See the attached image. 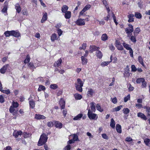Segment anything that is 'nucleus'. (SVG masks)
Wrapping results in <instances>:
<instances>
[{
  "label": "nucleus",
  "mask_w": 150,
  "mask_h": 150,
  "mask_svg": "<svg viewBox=\"0 0 150 150\" xmlns=\"http://www.w3.org/2000/svg\"><path fill=\"white\" fill-rule=\"evenodd\" d=\"M48 137L45 133L42 134L38 143V145L40 146L44 144L47 141Z\"/></svg>",
  "instance_id": "f257e3e1"
},
{
  "label": "nucleus",
  "mask_w": 150,
  "mask_h": 150,
  "mask_svg": "<svg viewBox=\"0 0 150 150\" xmlns=\"http://www.w3.org/2000/svg\"><path fill=\"white\" fill-rule=\"evenodd\" d=\"M93 112L91 111L90 109H89L88 113V116L91 120H96L98 118V116L96 114L93 113Z\"/></svg>",
  "instance_id": "f03ea898"
},
{
  "label": "nucleus",
  "mask_w": 150,
  "mask_h": 150,
  "mask_svg": "<svg viewBox=\"0 0 150 150\" xmlns=\"http://www.w3.org/2000/svg\"><path fill=\"white\" fill-rule=\"evenodd\" d=\"M76 25L79 26L84 25L85 24L84 19L79 18L76 21Z\"/></svg>",
  "instance_id": "7ed1b4c3"
},
{
  "label": "nucleus",
  "mask_w": 150,
  "mask_h": 150,
  "mask_svg": "<svg viewBox=\"0 0 150 150\" xmlns=\"http://www.w3.org/2000/svg\"><path fill=\"white\" fill-rule=\"evenodd\" d=\"M129 28H125V31L127 33H130L133 31V26L131 24L128 25Z\"/></svg>",
  "instance_id": "20e7f679"
},
{
  "label": "nucleus",
  "mask_w": 150,
  "mask_h": 150,
  "mask_svg": "<svg viewBox=\"0 0 150 150\" xmlns=\"http://www.w3.org/2000/svg\"><path fill=\"white\" fill-rule=\"evenodd\" d=\"M9 66V65L8 64L4 66L0 70V72L1 74H4L6 72L8 67Z\"/></svg>",
  "instance_id": "39448f33"
},
{
  "label": "nucleus",
  "mask_w": 150,
  "mask_h": 150,
  "mask_svg": "<svg viewBox=\"0 0 150 150\" xmlns=\"http://www.w3.org/2000/svg\"><path fill=\"white\" fill-rule=\"evenodd\" d=\"M91 105V111L95 112L96 111V104L93 102H92L90 103Z\"/></svg>",
  "instance_id": "423d86ee"
},
{
  "label": "nucleus",
  "mask_w": 150,
  "mask_h": 150,
  "mask_svg": "<svg viewBox=\"0 0 150 150\" xmlns=\"http://www.w3.org/2000/svg\"><path fill=\"white\" fill-rule=\"evenodd\" d=\"M46 117L43 115L36 114L35 117V118L37 120L45 119Z\"/></svg>",
  "instance_id": "0eeeda50"
},
{
  "label": "nucleus",
  "mask_w": 150,
  "mask_h": 150,
  "mask_svg": "<svg viewBox=\"0 0 150 150\" xmlns=\"http://www.w3.org/2000/svg\"><path fill=\"white\" fill-rule=\"evenodd\" d=\"M137 116L145 120L147 119L146 117L143 113L141 112H139L137 113Z\"/></svg>",
  "instance_id": "6e6552de"
},
{
  "label": "nucleus",
  "mask_w": 150,
  "mask_h": 150,
  "mask_svg": "<svg viewBox=\"0 0 150 150\" xmlns=\"http://www.w3.org/2000/svg\"><path fill=\"white\" fill-rule=\"evenodd\" d=\"M22 134V132L21 131H18L16 130H15L13 133V135L16 138H17L18 135H21Z\"/></svg>",
  "instance_id": "1a4fd4ad"
},
{
  "label": "nucleus",
  "mask_w": 150,
  "mask_h": 150,
  "mask_svg": "<svg viewBox=\"0 0 150 150\" xmlns=\"http://www.w3.org/2000/svg\"><path fill=\"white\" fill-rule=\"evenodd\" d=\"M59 104L62 109H64L65 106V101L62 99H60L59 101Z\"/></svg>",
  "instance_id": "9d476101"
},
{
  "label": "nucleus",
  "mask_w": 150,
  "mask_h": 150,
  "mask_svg": "<svg viewBox=\"0 0 150 150\" xmlns=\"http://www.w3.org/2000/svg\"><path fill=\"white\" fill-rule=\"evenodd\" d=\"M90 48L91 49L90 51L91 53H92L93 51L96 50L98 49H99L100 47H97L94 45H91L90 47Z\"/></svg>",
  "instance_id": "9b49d317"
},
{
  "label": "nucleus",
  "mask_w": 150,
  "mask_h": 150,
  "mask_svg": "<svg viewBox=\"0 0 150 150\" xmlns=\"http://www.w3.org/2000/svg\"><path fill=\"white\" fill-rule=\"evenodd\" d=\"M62 62V60L61 58L60 59L56 61L54 64V66L56 67H59L61 64Z\"/></svg>",
  "instance_id": "f8f14e48"
},
{
  "label": "nucleus",
  "mask_w": 150,
  "mask_h": 150,
  "mask_svg": "<svg viewBox=\"0 0 150 150\" xmlns=\"http://www.w3.org/2000/svg\"><path fill=\"white\" fill-rule=\"evenodd\" d=\"M134 16V15L132 14H130L128 15V16L129 18L128 22H132L134 21V18H133Z\"/></svg>",
  "instance_id": "ddd939ff"
},
{
  "label": "nucleus",
  "mask_w": 150,
  "mask_h": 150,
  "mask_svg": "<svg viewBox=\"0 0 150 150\" xmlns=\"http://www.w3.org/2000/svg\"><path fill=\"white\" fill-rule=\"evenodd\" d=\"M11 35L14 36L15 37H18L20 35L19 32L15 31L14 30L11 31Z\"/></svg>",
  "instance_id": "4468645a"
},
{
  "label": "nucleus",
  "mask_w": 150,
  "mask_h": 150,
  "mask_svg": "<svg viewBox=\"0 0 150 150\" xmlns=\"http://www.w3.org/2000/svg\"><path fill=\"white\" fill-rule=\"evenodd\" d=\"M54 122L57 128L61 129L62 127V124L61 122L57 121H55Z\"/></svg>",
  "instance_id": "2eb2a0df"
},
{
  "label": "nucleus",
  "mask_w": 150,
  "mask_h": 150,
  "mask_svg": "<svg viewBox=\"0 0 150 150\" xmlns=\"http://www.w3.org/2000/svg\"><path fill=\"white\" fill-rule=\"evenodd\" d=\"M85 57L83 56L81 57L82 64L83 65H86L87 62V59Z\"/></svg>",
  "instance_id": "dca6fc26"
},
{
  "label": "nucleus",
  "mask_w": 150,
  "mask_h": 150,
  "mask_svg": "<svg viewBox=\"0 0 150 150\" xmlns=\"http://www.w3.org/2000/svg\"><path fill=\"white\" fill-rule=\"evenodd\" d=\"M116 129L117 132L119 133L122 132L121 126L119 124H117L116 125Z\"/></svg>",
  "instance_id": "f3484780"
},
{
  "label": "nucleus",
  "mask_w": 150,
  "mask_h": 150,
  "mask_svg": "<svg viewBox=\"0 0 150 150\" xmlns=\"http://www.w3.org/2000/svg\"><path fill=\"white\" fill-rule=\"evenodd\" d=\"M64 16L66 19H69L71 16V12L70 11H67L65 13Z\"/></svg>",
  "instance_id": "a211bd4d"
},
{
  "label": "nucleus",
  "mask_w": 150,
  "mask_h": 150,
  "mask_svg": "<svg viewBox=\"0 0 150 150\" xmlns=\"http://www.w3.org/2000/svg\"><path fill=\"white\" fill-rule=\"evenodd\" d=\"M68 9V7L66 5H63L62 8V12L65 13L67 11Z\"/></svg>",
  "instance_id": "6ab92c4d"
},
{
  "label": "nucleus",
  "mask_w": 150,
  "mask_h": 150,
  "mask_svg": "<svg viewBox=\"0 0 150 150\" xmlns=\"http://www.w3.org/2000/svg\"><path fill=\"white\" fill-rule=\"evenodd\" d=\"M82 86H81L79 85H77L76 84L75 87L77 91L80 92H81L82 91Z\"/></svg>",
  "instance_id": "aec40b11"
},
{
  "label": "nucleus",
  "mask_w": 150,
  "mask_h": 150,
  "mask_svg": "<svg viewBox=\"0 0 150 150\" xmlns=\"http://www.w3.org/2000/svg\"><path fill=\"white\" fill-rule=\"evenodd\" d=\"M47 13H44L41 21V23H44L45 21H46L47 20Z\"/></svg>",
  "instance_id": "412c9836"
},
{
  "label": "nucleus",
  "mask_w": 150,
  "mask_h": 150,
  "mask_svg": "<svg viewBox=\"0 0 150 150\" xmlns=\"http://www.w3.org/2000/svg\"><path fill=\"white\" fill-rule=\"evenodd\" d=\"M115 122L113 118H112L111 120L110 126L112 128H114L115 127Z\"/></svg>",
  "instance_id": "4be33fe9"
},
{
  "label": "nucleus",
  "mask_w": 150,
  "mask_h": 150,
  "mask_svg": "<svg viewBox=\"0 0 150 150\" xmlns=\"http://www.w3.org/2000/svg\"><path fill=\"white\" fill-rule=\"evenodd\" d=\"M137 35H134V36L132 35L131 36L130 38V40L133 42L134 43H135L136 41V37Z\"/></svg>",
  "instance_id": "5701e85b"
},
{
  "label": "nucleus",
  "mask_w": 150,
  "mask_h": 150,
  "mask_svg": "<svg viewBox=\"0 0 150 150\" xmlns=\"http://www.w3.org/2000/svg\"><path fill=\"white\" fill-rule=\"evenodd\" d=\"M83 116L82 114L80 113L76 116L75 117L73 118V120H79Z\"/></svg>",
  "instance_id": "b1692460"
},
{
  "label": "nucleus",
  "mask_w": 150,
  "mask_h": 150,
  "mask_svg": "<svg viewBox=\"0 0 150 150\" xmlns=\"http://www.w3.org/2000/svg\"><path fill=\"white\" fill-rule=\"evenodd\" d=\"M57 35L55 33L52 34L51 36V39L52 41H54L55 40H57Z\"/></svg>",
  "instance_id": "393cba45"
},
{
  "label": "nucleus",
  "mask_w": 150,
  "mask_h": 150,
  "mask_svg": "<svg viewBox=\"0 0 150 150\" xmlns=\"http://www.w3.org/2000/svg\"><path fill=\"white\" fill-rule=\"evenodd\" d=\"M108 37L106 34H103L101 36V39L103 41H105L108 39Z\"/></svg>",
  "instance_id": "a878e982"
},
{
  "label": "nucleus",
  "mask_w": 150,
  "mask_h": 150,
  "mask_svg": "<svg viewBox=\"0 0 150 150\" xmlns=\"http://www.w3.org/2000/svg\"><path fill=\"white\" fill-rule=\"evenodd\" d=\"M15 7L17 12L19 13L21 11V8L19 4H17L15 6Z\"/></svg>",
  "instance_id": "bb28decb"
},
{
  "label": "nucleus",
  "mask_w": 150,
  "mask_h": 150,
  "mask_svg": "<svg viewBox=\"0 0 150 150\" xmlns=\"http://www.w3.org/2000/svg\"><path fill=\"white\" fill-rule=\"evenodd\" d=\"M96 56L99 58L100 59L102 56V52L100 51H97L96 52Z\"/></svg>",
  "instance_id": "cd10ccee"
},
{
  "label": "nucleus",
  "mask_w": 150,
  "mask_h": 150,
  "mask_svg": "<svg viewBox=\"0 0 150 150\" xmlns=\"http://www.w3.org/2000/svg\"><path fill=\"white\" fill-rule=\"evenodd\" d=\"M96 108L98 111L100 112H102L103 111V109L101 108L100 105L99 104H97L96 105Z\"/></svg>",
  "instance_id": "c85d7f7f"
},
{
  "label": "nucleus",
  "mask_w": 150,
  "mask_h": 150,
  "mask_svg": "<svg viewBox=\"0 0 150 150\" xmlns=\"http://www.w3.org/2000/svg\"><path fill=\"white\" fill-rule=\"evenodd\" d=\"M74 96L75 99H76L80 100L82 98L81 95L78 93L75 94Z\"/></svg>",
  "instance_id": "c756f323"
},
{
  "label": "nucleus",
  "mask_w": 150,
  "mask_h": 150,
  "mask_svg": "<svg viewBox=\"0 0 150 150\" xmlns=\"http://www.w3.org/2000/svg\"><path fill=\"white\" fill-rule=\"evenodd\" d=\"M29 104L30 107H31L32 108H33L35 107V103L33 100H30L29 101Z\"/></svg>",
  "instance_id": "7c9ffc66"
},
{
  "label": "nucleus",
  "mask_w": 150,
  "mask_h": 150,
  "mask_svg": "<svg viewBox=\"0 0 150 150\" xmlns=\"http://www.w3.org/2000/svg\"><path fill=\"white\" fill-rule=\"evenodd\" d=\"M134 16L137 18L140 19L141 18L142 16L140 13L135 12Z\"/></svg>",
  "instance_id": "2f4dec72"
},
{
  "label": "nucleus",
  "mask_w": 150,
  "mask_h": 150,
  "mask_svg": "<svg viewBox=\"0 0 150 150\" xmlns=\"http://www.w3.org/2000/svg\"><path fill=\"white\" fill-rule=\"evenodd\" d=\"M144 80V79L143 78H139L137 79L136 82L137 83H140L141 82H142Z\"/></svg>",
  "instance_id": "473e14b6"
},
{
  "label": "nucleus",
  "mask_w": 150,
  "mask_h": 150,
  "mask_svg": "<svg viewBox=\"0 0 150 150\" xmlns=\"http://www.w3.org/2000/svg\"><path fill=\"white\" fill-rule=\"evenodd\" d=\"M0 91H1V92H2L4 93H5L6 94H7V95L9 94L10 93V91L9 89H7V90H5L2 89H1L0 90Z\"/></svg>",
  "instance_id": "72a5a7b5"
},
{
  "label": "nucleus",
  "mask_w": 150,
  "mask_h": 150,
  "mask_svg": "<svg viewBox=\"0 0 150 150\" xmlns=\"http://www.w3.org/2000/svg\"><path fill=\"white\" fill-rule=\"evenodd\" d=\"M122 111L125 114H127L129 113L130 110L128 108H126L123 109Z\"/></svg>",
  "instance_id": "f704fd0d"
},
{
  "label": "nucleus",
  "mask_w": 150,
  "mask_h": 150,
  "mask_svg": "<svg viewBox=\"0 0 150 150\" xmlns=\"http://www.w3.org/2000/svg\"><path fill=\"white\" fill-rule=\"evenodd\" d=\"M30 60V57L28 54L27 55L26 58L24 60V63H28Z\"/></svg>",
  "instance_id": "c9c22d12"
},
{
  "label": "nucleus",
  "mask_w": 150,
  "mask_h": 150,
  "mask_svg": "<svg viewBox=\"0 0 150 150\" xmlns=\"http://www.w3.org/2000/svg\"><path fill=\"white\" fill-rule=\"evenodd\" d=\"M138 61L142 65H144V64L143 61V59L141 56H139L138 57Z\"/></svg>",
  "instance_id": "e433bc0d"
},
{
  "label": "nucleus",
  "mask_w": 150,
  "mask_h": 150,
  "mask_svg": "<svg viewBox=\"0 0 150 150\" xmlns=\"http://www.w3.org/2000/svg\"><path fill=\"white\" fill-rule=\"evenodd\" d=\"M140 31V29L138 28H137L135 30L134 32V35H137V34L139 33Z\"/></svg>",
  "instance_id": "4c0bfd02"
},
{
  "label": "nucleus",
  "mask_w": 150,
  "mask_h": 150,
  "mask_svg": "<svg viewBox=\"0 0 150 150\" xmlns=\"http://www.w3.org/2000/svg\"><path fill=\"white\" fill-rule=\"evenodd\" d=\"M4 34L6 37H8L11 35V31H7L4 32Z\"/></svg>",
  "instance_id": "58836bf2"
},
{
  "label": "nucleus",
  "mask_w": 150,
  "mask_h": 150,
  "mask_svg": "<svg viewBox=\"0 0 150 150\" xmlns=\"http://www.w3.org/2000/svg\"><path fill=\"white\" fill-rule=\"evenodd\" d=\"M45 87L42 85H40L38 89V91H41L42 90H44L45 89Z\"/></svg>",
  "instance_id": "ea45409f"
},
{
  "label": "nucleus",
  "mask_w": 150,
  "mask_h": 150,
  "mask_svg": "<svg viewBox=\"0 0 150 150\" xmlns=\"http://www.w3.org/2000/svg\"><path fill=\"white\" fill-rule=\"evenodd\" d=\"M77 82H78V85L81 86H83V83L81 81L80 79H77Z\"/></svg>",
  "instance_id": "a19ab883"
},
{
  "label": "nucleus",
  "mask_w": 150,
  "mask_h": 150,
  "mask_svg": "<svg viewBox=\"0 0 150 150\" xmlns=\"http://www.w3.org/2000/svg\"><path fill=\"white\" fill-rule=\"evenodd\" d=\"M110 63V62H104L101 63V66L102 67H104Z\"/></svg>",
  "instance_id": "79ce46f5"
},
{
  "label": "nucleus",
  "mask_w": 150,
  "mask_h": 150,
  "mask_svg": "<svg viewBox=\"0 0 150 150\" xmlns=\"http://www.w3.org/2000/svg\"><path fill=\"white\" fill-rule=\"evenodd\" d=\"M122 107V105H120L117 107L115 108L114 109V111H118L120 110Z\"/></svg>",
  "instance_id": "37998d69"
},
{
  "label": "nucleus",
  "mask_w": 150,
  "mask_h": 150,
  "mask_svg": "<svg viewBox=\"0 0 150 150\" xmlns=\"http://www.w3.org/2000/svg\"><path fill=\"white\" fill-rule=\"evenodd\" d=\"M123 45L125 48L127 50H128L130 49V47H129V45L125 43H123Z\"/></svg>",
  "instance_id": "c03bdc74"
},
{
  "label": "nucleus",
  "mask_w": 150,
  "mask_h": 150,
  "mask_svg": "<svg viewBox=\"0 0 150 150\" xmlns=\"http://www.w3.org/2000/svg\"><path fill=\"white\" fill-rule=\"evenodd\" d=\"M50 88L53 89H55L57 88V86L56 84H52L50 86Z\"/></svg>",
  "instance_id": "a18cd8bd"
},
{
  "label": "nucleus",
  "mask_w": 150,
  "mask_h": 150,
  "mask_svg": "<svg viewBox=\"0 0 150 150\" xmlns=\"http://www.w3.org/2000/svg\"><path fill=\"white\" fill-rule=\"evenodd\" d=\"M7 6L6 5H5L4 6V8L2 10V12L3 13L6 12L7 9Z\"/></svg>",
  "instance_id": "49530a36"
},
{
  "label": "nucleus",
  "mask_w": 150,
  "mask_h": 150,
  "mask_svg": "<svg viewBox=\"0 0 150 150\" xmlns=\"http://www.w3.org/2000/svg\"><path fill=\"white\" fill-rule=\"evenodd\" d=\"M130 95L128 94L126 97L124 98V101L125 102H127L128 100L130 99Z\"/></svg>",
  "instance_id": "de8ad7c7"
},
{
  "label": "nucleus",
  "mask_w": 150,
  "mask_h": 150,
  "mask_svg": "<svg viewBox=\"0 0 150 150\" xmlns=\"http://www.w3.org/2000/svg\"><path fill=\"white\" fill-rule=\"evenodd\" d=\"M116 47L117 48V49L119 50H123V46L120 44L116 45Z\"/></svg>",
  "instance_id": "09e8293b"
},
{
  "label": "nucleus",
  "mask_w": 150,
  "mask_h": 150,
  "mask_svg": "<svg viewBox=\"0 0 150 150\" xmlns=\"http://www.w3.org/2000/svg\"><path fill=\"white\" fill-rule=\"evenodd\" d=\"M47 125L48 127H52L53 125V124L52 122H49L47 123Z\"/></svg>",
  "instance_id": "8fccbe9b"
},
{
  "label": "nucleus",
  "mask_w": 150,
  "mask_h": 150,
  "mask_svg": "<svg viewBox=\"0 0 150 150\" xmlns=\"http://www.w3.org/2000/svg\"><path fill=\"white\" fill-rule=\"evenodd\" d=\"M150 142V140L149 139L146 138L144 140V142L146 145H148Z\"/></svg>",
  "instance_id": "3c124183"
},
{
  "label": "nucleus",
  "mask_w": 150,
  "mask_h": 150,
  "mask_svg": "<svg viewBox=\"0 0 150 150\" xmlns=\"http://www.w3.org/2000/svg\"><path fill=\"white\" fill-rule=\"evenodd\" d=\"M5 100L4 97L2 95L0 96V103H3L4 102Z\"/></svg>",
  "instance_id": "603ef678"
},
{
  "label": "nucleus",
  "mask_w": 150,
  "mask_h": 150,
  "mask_svg": "<svg viewBox=\"0 0 150 150\" xmlns=\"http://www.w3.org/2000/svg\"><path fill=\"white\" fill-rule=\"evenodd\" d=\"M128 50H129V52L130 54V55L131 56V57H133V50L131 48V47L130 48V49H128Z\"/></svg>",
  "instance_id": "864d4df0"
},
{
  "label": "nucleus",
  "mask_w": 150,
  "mask_h": 150,
  "mask_svg": "<svg viewBox=\"0 0 150 150\" xmlns=\"http://www.w3.org/2000/svg\"><path fill=\"white\" fill-rule=\"evenodd\" d=\"M131 68L132 71H135L137 70L136 67L134 65H132L131 66Z\"/></svg>",
  "instance_id": "5fc2aeb1"
},
{
  "label": "nucleus",
  "mask_w": 150,
  "mask_h": 150,
  "mask_svg": "<svg viewBox=\"0 0 150 150\" xmlns=\"http://www.w3.org/2000/svg\"><path fill=\"white\" fill-rule=\"evenodd\" d=\"M71 149V146L69 144H68L64 148V150H70Z\"/></svg>",
  "instance_id": "6e6d98bb"
},
{
  "label": "nucleus",
  "mask_w": 150,
  "mask_h": 150,
  "mask_svg": "<svg viewBox=\"0 0 150 150\" xmlns=\"http://www.w3.org/2000/svg\"><path fill=\"white\" fill-rule=\"evenodd\" d=\"M93 90L92 89H91L89 90V91L88 92V94H90L91 96L93 95Z\"/></svg>",
  "instance_id": "4d7b16f0"
},
{
  "label": "nucleus",
  "mask_w": 150,
  "mask_h": 150,
  "mask_svg": "<svg viewBox=\"0 0 150 150\" xmlns=\"http://www.w3.org/2000/svg\"><path fill=\"white\" fill-rule=\"evenodd\" d=\"M102 137L103 138L106 139H108V137L105 134H102Z\"/></svg>",
  "instance_id": "13d9d810"
},
{
  "label": "nucleus",
  "mask_w": 150,
  "mask_h": 150,
  "mask_svg": "<svg viewBox=\"0 0 150 150\" xmlns=\"http://www.w3.org/2000/svg\"><path fill=\"white\" fill-rule=\"evenodd\" d=\"M18 105L17 102H13V107L17 108L18 106Z\"/></svg>",
  "instance_id": "bf43d9fd"
},
{
  "label": "nucleus",
  "mask_w": 150,
  "mask_h": 150,
  "mask_svg": "<svg viewBox=\"0 0 150 150\" xmlns=\"http://www.w3.org/2000/svg\"><path fill=\"white\" fill-rule=\"evenodd\" d=\"M111 99H112V102L114 104H116L117 102V100L116 97L112 99L111 98Z\"/></svg>",
  "instance_id": "052dcab7"
},
{
  "label": "nucleus",
  "mask_w": 150,
  "mask_h": 150,
  "mask_svg": "<svg viewBox=\"0 0 150 150\" xmlns=\"http://www.w3.org/2000/svg\"><path fill=\"white\" fill-rule=\"evenodd\" d=\"M73 139H74L73 140H75V141H79V139H78V136L76 134L74 135Z\"/></svg>",
  "instance_id": "680f3d73"
},
{
  "label": "nucleus",
  "mask_w": 150,
  "mask_h": 150,
  "mask_svg": "<svg viewBox=\"0 0 150 150\" xmlns=\"http://www.w3.org/2000/svg\"><path fill=\"white\" fill-rule=\"evenodd\" d=\"M142 88H145L146 87V83L145 81V80L144 81H143L142 82Z\"/></svg>",
  "instance_id": "e2e57ef3"
},
{
  "label": "nucleus",
  "mask_w": 150,
  "mask_h": 150,
  "mask_svg": "<svg viewBox=\"0 0 150 150\" xmlns=\"http://www.w3.org/2000/svg\"><path fill=\"white\" fill-rule=\"evenodd\" d=\"M125 141L127 142H130L132 141V138L130 137H127L126 138Z\"/></svg>",
  "instance_id": "0e129e2a"
},
{
  "label": "nucleus",
  "mask_w": 150,
  "mask_h": 150,
  "mask_svg": "<svg viewBox=\"0 0 150 150\" xmlns=\"http://www.w3.org/2000/svg\"><path fill=\"white\" fill-rule=\"evenodd\" d=\"M14 110H15L13 107H12V106H11L10 107L9 109V111L11 113H13L14 111Z\"/></svg>",
  "instance_id": "69168bd1"
},
{
  "label": "nucleus",
  "mask_w": 150,
  "mask_h": 150,
  "mask_svg": "<svg viewBox=\"0 0 150 150\" xmlns=\"http://www.w3.org/2000/svg\"><path fill=\"white\" fill-rule=\"evenodd\" d=\"M62 24L61 23H59L57 24L55 27L58 29H59V28H60Z\"/></svg>",
  "instance_id": "338daca9"
},
{
  "label": "nucleus",
  "mask_w": 150,
  "mask_h": 150,
  "mask_svg": "<svg viewBox=\"0 0 150 150\" xmlns=\"http://www.w3.org/2000/svg\"><path fill=\"white\" fill-rule=\"evenodd\" d=\"M146 112H147V116H150V108H148L146 110Z\"/></svg>",
  "instance_id": "774afa93"
}]
</instances>
